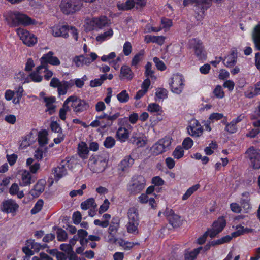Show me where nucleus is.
Returning a JSON list of instances; mask_svg holds the SVG:
<instances>
[{
	"mask_svg": "<svg viewBox=\"0 0 260 260\" xmlns=\"http://www.w3.org/2000/svg\"><path fill=\"white\" fill-rule=\"evenodd\" d=\"M4 17L11 26H17L19 25L37 26L42 24L41 22H39L27 15L18 11L7 12L4 14Z\"/></svg>",
	"mask_w": 260,
	"mask_h": 260,
	"instance_id": "1",
	"label": "nucleus"
},
{
	"mask_svg": "<svg viewBox=\"0 0 260 260\" xmlns=\"http://www.w3.org/2000/svg\"><path fill=\"white\" fill-rule=\"evenodd\" d=\"M110 24V20L107 17L101 16L85 19L84 27L86 31H90L102 29L105 27L108 26Z\"/></svg>",
	"mask_w": 260,
	"mask_h": 260,
	"instance_id": "2",
	"label": "nucleus"
},
{
	"mask_svg": "<svg viewBox=\"0 0 260 260\" xmlns=\"http://www.w3.org/2000/svg\"><path fill=\"white\" fill-rule=\"evenodd\" d=\"M127 215L128 217V221L126 224L127 232L133 234H138L139 224L138 210L135 207L131 208L128 209Z\"/></svg>",
	"mask_w": 260,
	"mask_h": 260,
	"instance_id": "3",
	"label": "nucleus"
},
{
	"mask_svg": "<svg viewBox=\"0 0 260 260\" xmlns=\"http://www.w3.org/2000/svg\"><path fill=\"white\" fill-rule=\"evenodd\" d=\"M76 165V161L74 158H66L59 166L54 169L53 173L55 178L58 180L67 174V169L73 170Z\"/></svg>",
	"mask_w": 260,
	"mask_h": 260,
	"instance_id": "4",
	"label": "nucleus"
},
{
	"mask_svg": "<svg viewBox=\"0 0 260 260\" xmlns=\"http://www.w3.org/2000/svg\"><path fill=\"white\" fill-rule=\"evenodd\" d=\"M184 78L182 74L176 73L172 75L168 81L171 92L176 94H181L184 87Z\"/></svg>",
	"mask_w": 260,
	"mask_h": 260,
	"instance_id": "5",
	"label": "nucleus"
},
{
	"mask_svg": "<svg viewBox=\"0 0 260 260\" xmlns=\"http://www.w3.org/2000/svg\"><path fill=\"white\" fill-rule=\"evenodd\" d=\"M146 180L142 176L133 177L127 184V190L132 194L141 192L145 187Z\"/></svg>",
	"mask_w": 260,
	"mask_h": 260,
	"instance_id": "6",
	"label": "nucleus"
},
{
	"mask_svg": "<svg viewBox=\"0 0 260 260\" xmlns=\"http://www.w3.org/2000/svg\"><path fill=\"white\" fill-rule=\"evenodd\" d=\"M172 143V139L165 137L158 140L151 147V153L155 156L161 154L169 149Z\"/></svg>",
	"mask_w": 260,
	"mask_h": 260,
	"instance_id": "7",
	"label": "nucleus"
},
{
	"mask_svg": "<svg viewBox=\"0 0 260 260\" xmlns=\"http://www.w3.org/2000/svg\"><path fill=\"white\" fill-rule=\"evenodd\" d=\"M65 105H68L71 109L72 108L75 113L82 112L89 108V105L84 100L76 96H71L65 101Z\"/></svg>",
	"mask_w": 260,
	"mask_h": 260,
	"instance_id": "8",
	"label": "nucleus"
},
{
	"mask_svg": "<svg viewBox=\"0 0 260 260\" xmlns=\"http://www.w3.org/2000/svg\"><path fill=\"white\" fill-rule=\"evenodd\" d=\"M107 161L100 156H91L88 161V167L93 172L99 173L103 171L107 166Z\"/></svg>",
	"mask_w": 260,
	"mask_h": 260,
	"instance_id": "9",
	"label": "nucleus"
},
{
	"mask_svg": "<svg viewBox=\"0 0 260 260\" xmlns=\"http://www.w3.org/2000/svg\"><path fill=\"white\" fill-rule=\"evenodd\" d=\"M147 0H126L123 2L119 1L116 4L117 9L120 11H128L134 7L141 8L145 6Z\"/></svg>",
	"mask_w": 260,
	"mask_h": 260,
	"instance_id": "10",
	"label": "nucleus"
},
{
	"mask_svg": "<svg viewBox=\"0 0 260 260\" xmlns=\"http://www.w3.org/2000/svg\"><path fill=\"white\" fill-rule=\"evenodd\" d=\"M16 31L20 40L27 46H33L37 43V37L27 30L19 28Z\"/></svg>",
	"mask_w": 260,
	"mask_h": 260,
	"instance_id": "11",
	"label": "nucleus"
},
{
	"mask_svg": "<svg viewBox=\"0 0 260 260\" xmlns=\"http://www.w3.org/2000/svg\"><path fill=\"white\" fill-rule=\"evenodd\" d=\"M60 7L66 14L74 13L80 9L78 0H62Z\"/></svg>",
	"mask_w": 260,
	"mask_h": 260,
	"instance_id": "12",
	"label": "nucleus"
},
{
	"mask_svg": "<svg viewBox=\"0 0 260 260\" xmlns=\"http://www.w3.org/2000/svg\"><path fill=\"white\" fill-rule=\"evenodd\" d=\"M19 208V205L12 199H7L2 202L0 207L1 210L7 214H11L15 216L17 213Z\"/></svg>",
	"mask_w": 260,
	"mask_h": 260,
	"instance_id": "13",
	"label": "nucleus"
},
{
	"mask_svg": "<svg viewBox=\"0 0 260 260\" xmlns=\"http://www.w3.org/2000/svg\"><path fill=\"white\" fill-rule=\"evenodd\" d=\"M246 154L253 168H260V151L258 149L250 147L246 151Z\"/></svg>",
	"mask_w": 260,
	"mask_h": 260,
	"instance_id": "14",
	"label": "nucleus"
},
{
	"mask_svg": "<svg viewBox=\"0 0 260 260\" xmlns=\"http://www.w3.org/2000/svg\"><path fill=\"white\" fill-rule=\"evenodd\" d=\"M187 131L190 136L193 138H199L203 135L204 129L197 120L192 119L187 127Z\"/></svg>",
	"mask_w": 260,
	"mask_h": 260,
	"instance_id": "15",
	"label": "nucleus"
},
{
	"mask_svg": "<svg viewBox=\"0 0 260 260\" xmlns=\"http://www.w3.org/2000/svg\"><path fill=\"white\" fill-rule=\"evenodd\" d=\"M226 225V221L224 217H221L214 221L212 227L207 231V233L211 238L215 237L220 233Z\"/></svg>",
	"mask_w": 260,
	"mask_h": 260,
	"instance_id": "16",
	"label": "nucleus"
},
{
	"mask_svg": "<svg viewBox=\"0 0 260 260\" xmlns=\"http://www.w3.org/2000/svg\"><path fill=\"white\" fill-rule=\"evenodd\" d=\"M190 47L193 48L197 56L200 59L205 58V54L203 50L202 43L198 40L196 39H191L189 41Z\"/></svg>",
	"mask_w": 260,
	"mask_h": 260,
	"instance_id": "17",
	"label": "nucleus"
},
{
	"mask_svg": "<svg viewBox=\"0 0 260 260\" xmlns=\"http://www.w3.org/2000/svg\"><path fill=\"white\" fill-rule=\"evenodd\" d=\"M50 28L52 35L55 37H62L66 38L68 37L69 27L66 25L57 24Z\"/></svg>",
	"mask_w": 260,
	"mask_h": 260,
	"instance_id": "18",
	"label": "nucleus"
},
{
	"mask_svg": "<svg viewBox=\"0 0 260 260\" xmlns=\"http://www.w3.org/2000/svg\"><path fill=\"white\" fill-rule=\"evenodd\" d=\"M54 53L52 51H49L47 53L44 54L40 58V61L42 64L49 63L53 66H59L60 64V61L59 59L53 56Z\"/></svg>",
	"mask_w": 260,
	"mask_h": 260,
	"instance_id": "19",
	"label": "nucleus"
},
{
	"mask_svg": "<svg viewBox=\"0 0 260 260\" xmlns=\"http://www.w3.org/2000/svg\"><path fill=\"white\" fill-rule=\"evenodd\" d=\"M119 77L121 80L131 81L134 77V73L128 66L123 65L121 67Z\"/></svg>",
	"mask_w": 260,
	"mask_h": 260,
	"instance_id": "20",
	"label": "nucleus"
},
{
	"mask_svg": "<svg viewBox=\"0 0 260 260\" xmlns=\"http://www.w3.org/2000/svg\"><path fill=\"white\" fill-rule=\"evenodd\" d=\"M34 180L32 179V176L28 171H23L21 174V178L19 180V184L21 186H27L30 185Z\"/></svg>",
	"mask_w": 260,
	"mask_h": 260,
	"instance_id": "21",
	"label": "nucleus"
},
{
	"mask_svg": "<svg viewBox=\"0 0 260 260\" xmlns=\"http://www.w3.org/2000/svg\"><path fill=\"white\" fill-rule=\"evenodd\" d=\"M132 126L127 124L126 127H120L116 133L118 139L121 142H125L129 137L128 129H131Z\"/></svg>",
	"mask_w": 260,
	"mask_h": 260,
	"instance_id": "22",
	"label": "nucleus"
},
{
	"mask_svg": "<svg viewBox=\"0 0 260 260\" xmlns=\"http://www.w3.org/2000/svg\"><path fill=\"white\" fill-rule=\"evenodd\" d=\"M258 94H260V81L257 82L253 87H249L247 91L244 92L245 96L248 98H252Z\"/></svg>",
	"mask_w": 260,
	"mask_h": 260,
	"instance_id": "23",
	"label": "nucleus"
},
{
	"mask_svg": "<svg viewBox=\"0 0 260 260\" xmlns=\"http://www.w3.org/2000/svg\"><path fill=\"white\" fill-rule=\"evenodd\" d=\"M134 162V159L131 156H125L118 165V170L122 172L126 171Z\"/></svg>",
	"mask_w": 260,
	"mask_h": 260,
	"instance_id": "24",
	"label": "nucleus"
},
{
	"mask_svg": "<svg viewBox=\"0 0 260 260\" xmlns=\"http://www.w3.org/2000/svg\"><path fill=\"white\" fill-rule=\"evenodd\" d=\"M36 140V135L32 133H30L23 138L20 146L21 148L24 149L32 144Z\"/></svg>",
	"mask_w": 260,
	"mask_h": 260,
	"instance_id": "25",
	"label": "nucleus"
},
{
	"mask_svg": "<svg viewBox=\"0 0 260 260\" xmlns=\"http://www.w3.org/2000/svg\"><path fill=\"white\" fill-rule=\"evenodd\" d=\"M165 39V37L163 36H156L148 35L145 36L144 41L146 43H155L161 46L164 44Z\"/></svg>",
	"mask_w": 260,
	"mask_h": 260,
	"instance_id": "26",
	"label": "nucleus"
},
{
	"mask_svg": "<svg viewBox=\"0 0 260 260\" xmlns=\"http://www.w3.org/2000/svg\"><path fill=\"white\" fill-rule=\"evenodd\" d=\"M45 181L40 180L36 184L34 188L30 191L31 194L34 197H38L44 190L45 188Z\"/></svg>",
	"mask_w": 260,
	"mask_h": 260,
	"instance_id": "27",
	"label": "nucleus"
},
{
	"mask_svg": "<svg viewBox=\"0 0 260 260\" xmlns=\"http://www.w3.org/2000/svg\"><path fill=\"white\" fill-rule=\"evenodd\" d=\"M43 101L45 103L47 107L46 111L48 112L50 114H52L55 112L56 106L54 105L55 99L53 97L44 98Z\"/></svg>",
	"mask_w": 260,
	"mask_h": 260,
	"instance_id": "28",
	"label": "nucleus"
},
{
	"mask_svg": "<svg viewBox=\"0 0 260 260\" xmlns=\"http://www.w3.org/2000/svg\"><path fill=\"white\" fill-rule=\"evenodd\" d=\"M133 142L138 147L144 146L147 142V138L143 134H133L132 136Z\"/></svg>",
	"mask_w": 260,
	"mask_h": 260,
	"instance_id": "29",
	"label": "nucleus"
},
{
	"mask_svg": "<svg viewBox=\"0 0 260 260\" xmlns=\"http://www.w3.org/2000/svg\"><path fill=\"white\" fill-rule=\"evenodd\" d=\"M168 212L169 215H168V220L169 223L173 227L179 226L181 223L180 217L175 214L171 210L168 211Z\"/></svg>",
	"mask_w": 260,
	"mask_h": 260,
	"instance_id": "30",
	"label": "nucleus"
},
{
	"mask_svg": "<svg viewBox=\"0 0 260 260\" xmlns=\"http://www.w3.org/2000/svg\"><path fill=\"white\" fill-rule=\"evenodd\" d=\"M224 64L229 68L233 67L237 62V53L234 51L225 57L224 60Z\"/></svg>",
	"mask_w": 260,
	"mask_h": 260,
	"instance_id": "31",
	"label": "nucleus"
},
{
	"mask_svg": "<svg viewBox=\"0 0 260 260\" xmlns=\"http://www.w3.org/2000/svg\"><path fill=\"white\" fill-rule=\"evenodd\" d=\"M147 110L151 113H156L158 115H161L164 113L162 108L156 103L149 104L147 107Z\"/></svg>",
	"mask_w": 260,
	"mask_h": 260,
	"instance_id": "32",
	"label": "nucleus"
},
{
	"mask_svg": "<svg viewBox=\"0 0 260 260\" xmlns=\"http://www.w3.org/2000/svg\"><path fill=\"white\" fill-rule=\"evenodd\" d=\"M113 30L112 28L108 29L107 31L98 34L96 37L95 40L99 43H102L109 39H110L113 35Z\"/></svg>",
	"mask_w": 260,
	"mask_h": 260,
	"instance_id": "33",
	"label": "nucleus"
},
{
	"mask_svg": "<svg viewBox=\"0 0 260 260\" xmlns=\"http://www.w3.org/2000/svg\"><path fill=\"white\" fill-rule=\"evenodd\" d=\"M252 39L255 47L260 50V24L254 27L252 32Z\"/></svg>",
	"mask_w": 260,
	"mask_h": 260,
	"instance_id": "34",
	"label": "nucleus"
},
{
	"mask_svg": "<svg viewBox=\"0 0 260 260\" xmlns=\"http://www.w3.org/2000/svg\"><path fill=\"white\" fill-rule=\"evenodd\" d=\"M243 197L245 198H242L240 201L241 208H242L245 213H248L250 211L251 209V204L249 203V193L245 192L243 193Z\"/></svg>",
	"mask_w": 260,
	"mask_h": 260,
	"instance_id": "35",
	"label": "nucleus"
},
{
	"mask_svg": "<svg viewBox=\"0 0 260 260\" xmlns=\"http://www.w3.org/2000/svg\"><path fill=\"white\" fill-rule=\"evenodd\" d=\"M88 152V148L85 143L82 142L78 144V153L81 158H87Z\"/></svg>",
	"mask_w": 260,
	"mask_h": 260,
	"instance_id": "36",
	"label": "nucleus"
},
{
	"mask_svg": "<svg viewBox=\"0 0 260 260\" xmlns=\"http://www.w3.org/2000/svg\"><path fill=\"white\" fill-rule=\"evenodd\" d=\"M97 205L93 198L88 199L81 204V208L85 210L90 209H95Z\"/></svg>",
	"mask_w": 260,
	"mask_h": 260,
	"instance_id": "37",
	"label": "nucleus"
},
{
	"mask_svg": "<svg viewBox=\"0 0 260 260\" xmlns=\"http://www.w3.org/2000/svg\"><path fill=\"white\" fill-rule=\"evenodd\" d=\"M19 187L17 184L13 183L10 189L9 193L12 195H17L19 199L22 198L24 196L23 191H19Z\"/></svg>",
	"mask_w": 260,
	"mask_h": 260,
	"instance_id": "38",
	"label": "nucleus"
},
{
	"mask_svg": "<svg viewBox=\"0 0 260 260\" xmlns=\"http://www.w3.org/2000/svg\"><path fill=\"white\" fill-rule=\"evenodd\" d=\"M168 96V91L164 88H158L156 89L155 100L160 101L166 99Z\"/></svg>",
	"mask_w": 260,
	"mask_h": 260,
	"instance_id": "39",
	"label": "nucleus"
},
{
	"mask_svg": "<svg viewBox=\"0 0 260 260\" xmlns=\"http://www.w3.org/2000/svg\"><path fill=\"white\" fill-rule=\"evenodd\" d=\"M200 187V184H198L189 187L183 194L182 200L183 201L187 200L194 192L199 189Z\"/></svg>",
	"mask_w": 260,
	"mask_h": 260,
	"instance_id": "40",
	"label": "nucleus"
},
{
	"mask_svg": "<svg viewBox=\"0 0 260 260\" xmlns=\"http://www.w3.org/2000/svg\"><path fill=\"white\" fill-rule=\"evenodd\" d=\"M84 58L85 66H89L92 62L95 60L98 57V55L94 52H89V53L83 55Z\"/></svg>",
	"mask_w": 260,
	"mask_h": 260,
	"instance_id": "41",
	"label": "nucleus"
},
{
	"mask_svg": "<svg viewBox=\"0 0 260 260\" xmlns=\"http://www.w3.org/2000/svg\"><path fill=\"white\" fill-rule=\"evenodd\" d=\"M237 231L232 233L233 237H237L244 233H251L253 230L250 228H244L243 226L238 225L236 226Z\"/></svg>",
	"mask_w": 260,
	"mask_h": 260,
	"instance_id": "42",
	"label": "nucleus"
},
{
	"mask_svg": "<svg viewBox=\"0 0 260 260\" xmlns=\"http://www.w3.org/2000/svg\"><path fill=\"white\" fill-rule=\"evenodd\" d=\"M38 71H41L44 74V77L46 80H49L53 75V72L48 70L47 66L41 64L38 67Z\"/></svg>",
	"mask_w": 260,
	"mask_h": 260,
	"instance_id": "43",
	"label": "nucleus"
},
{
	"mask_svg": "<svg viewBox=\"0 0 260 260\" xmlns=\"http://www.w3.org/2000/svg\"><path fill=\"white\" fill-rule=\"evenodd\" d=\"M42 74V72H41V71H38L37 67L36 71L29 75V77L32 81L36 82H40L42 80V76L41 75Z\"/></svg>",
	"mask_w": 260,
	"mask_h": 260,
	"instance_id": "44",
	"label": "nucleus"
},
{
	"mask_svg": "<svg viewBox=\"0 0 260 260\" xmlns=\"http://www.w3.org/2000/svg\"><path fill=\"white\" fill-rule=\"evenodd\" d=\"M119 223L117 219L113 218L109 228V233L110 235L114 234L118 230Z\"/></svg>",
	"mask_w": 260,
	"mask_h": 260,
	"instance_id": "45",
	"label": "nucleus"
},
{
	"mask_svg": "<svg viewBox=\"0 0 260 260\" xmlns=\"http://www.w3.org/2000/svg\"><path fill=\"white\" fill-rule=\"evenodd\" d=\"M38 142L40 145L46 144L48 142L47 133L45 131H41L38 134Z\"/></svg>",
	"mask_w": 260,
	"mask_h": 260,
	"instance_id": "46",
	"label": "nucleus"
},
{
	"mask_svg": "<svg viewBox=\"0 0 260 260\" xmlns=\"http://www.w3.org/2000/svg\"><path fill=\"white\" fill-rule=\"evenodd\" d=\"M24 90L21 86H19L15 92V98L13 100V103L15 104H18L23 95Z\"/></svg>",
	"mask_w": 260,
	"mask_h": 260,
	"instance_id": "47",
	"label": "nucleus"
},
{
	"mask_svg": "<svg viewBox=\"0 0 260 260\" xmlns=\"http://www.w3.org/2000/svg\"><path fill=\"white\" fill-rule=\"evenodd\" d=\"M184 155V150L180 146H177L172 152V156L175 159H180Z\"/></svg>",
	"mask_w": 260,
	"mask_h": 260,
	"instance_id": "48",
	"label": "nucleus"
},
{
	"mask_svg": "<svg viewBox=\"0 0 260 260\" xmlns=\"http://www.w3.org/2000/svg\"><path fill=\"white\" fill-rule=\"evenodd\" d=\"M88 80V77L86 75H84L81 78H75L73 79L74 85L77 88H82L85 84V82Z\"/></svg>",
	"mask_w": 260,
	"mask_h": 260,
	"instance_id": "49",
	"label": "nucleus"
},
{
	"mask_svg": "<svg viewBox=\"0 0 260 260\" xmlns=\"http://www.w3.org/2000/svg\"><path fill=\"white\" fill-rule=\"evenodd\" d=\"M117 99L119 102L123 103L127 102L129 97L127 91L124 90L117 95Z\"/></svg>",
	"mask_w": 260,
	"mask_h": 260,
	"instance_id": "50",
	"label": "nucleus"
},
{
	"mask_svg": "<svg viewBox=\"0 0 260 260\" xmlns=\"http://www.w3.org/2000/svg\"><path fill=\"white\" fill-rule=\"evenodd\" d=\"M120 116V114L119 112H116L113 114H111V113L108 114L107 122L105 124L106 126L111 125L113 121L116 120Z\"/></svg>",
	"mask_w": 260,
	"mask_h": 260,
	"instance_id": "51",
	"label": "nucleus"
},
{
	"mask_svg": "<svg viewBox=\"0 0 260 260\" xmlns=\"http://www.w3.org/2000/svg\"><path fill=\"white\" fill-rule=\"evenodd\" d=\"M202 249V247H200L197 249H194L193 251L186 254L185 255V260H194L197 255Z\"/></svg>",
	"mask_w": 260,
	"mask_h": 260,
	"instance_id": "52",
	"label": "nucleus"
},
{
	"mask_svg": "<svg viewBox=\"0 0 260 260\" xmlns=\"http://www.w3.org/2000/svg\"><path fill=\"white\" fill-rule=\"evenodd\" d=\"M193 140H192L191 138H190V137H186L185 138L182 143V148L183 149L184 148V149H186V150H188L189 149H190L192 146H193Z\"/></svg>",
	"mask_w": 260,
	"mask_h": 260,
	"instance_id": "53",
	"label": "nucleus"
},
{
	"mask_svg": "<svg viewBox=\"0 0 260 260\" xmlns=\"http://www.w3.org/2000/svg\"><path fill=\"white\" fill-rule=\"evenodd\" d=\"M214 95L218 99H222L224 97V91L220 85H217L213 90Z\"/></svg>",
	"mask_w": 260,
	"mask_h": 260,
	"instance_id": "54",
	"label": "nucleus"
},
{
	"mask_svg": "<svg viewBox=\"0 0 260 260\" xmlns=\"http://www.w3.org/2000/svg\"><path fill=\"white\" fill-rule=\"evenodd\" d=\"M151 68L152 63L150 62H148L145 66V75L148 78L155 79V77L154 75V72Z\"/></svg>",
	"mask_w": 260,
	"mask_h": 260,
	"instance_id": "55",
	"label": "nucleus"
},
{
	"mask_svg": "<svg viewBox=\"0 0 260 260\" xmlns=\"http://www.w3.org/2000/svg\"><path fill=\"white\" fill-rule=\"evenodd\" d=\"M71 110L68 105H65V102L63 103V107L59 110V118L62 120H65L66 119V114L68 111Z\"/></svg>",
	"mask_w": 260,
	"mask_h": 260,
	"instance_id": "56",
	"label": "nucleus"
},
{
	"mask_svg": "<svg viewBox=\"0 0 260 260\" xmlns=\"http://www.w3.org/2000/svg\"><path fill=\"white\" fill-rule=\"evenodd\" d=\"M57 238L59 241H64L68 238L67 232L62 229H58L57 231Z\"/></svg>",
	"mask_w": 260,
	"mask_h": 260,
	"instance_id": "57",
	"label": "nucleus"
},
{
	"mask_svg": "<svg viewBox=\"0 0 260 260\" xmlns=\"http://www.w3.org/2000/svg\"><path fill=\"white\" fill-rule=\"evenodd\" d=\"M84 58L83 55L77 56L74 57L73 61L77 67H82L85 66Z\"/></svg>",
	"mask_w": 260,
	"mask_h": 260,
	"instance_id": "58",
	"label": "nucleus"
},
{
	"mask_svg": "<svg viewBox=\"0 0 260 260\" xmlns=\"http://www.w3.org/2000/svg\"><path fill=\"white\" fill-rule=\"evenodd\" d=\"M116 57L115 52H111L108 55H104L101 57V60L104 62H108L111 64L114 60L113 59Z\"/></svg>",
	"mask_w": 260,
	"mask_h": 260,
	"instance_id": "59",
	"label": "nucleus"
},
{
	"mask_svg": "<svg viewBox=\"0 0 260 260\" xmlns=\"http://www.w3.org/2000/svg\"><path fill=\"white\" fill-rule=\"evenodd\" d=\"M43 205V201L42 200H39L35 204L33 208L31 210V213L35 214L38 213L42 208Z\"/></svg>",
	"mask_w": 260,
	"mask_h": 260,
	"instance_id": "60",
	"label": "nucleus"
},
{
	"mask_svg": "<svg viewBox=\"0 0 260 260\" xmlns=\"http://www.w3.org/2000/svg\"><path fill=\"white\" fill-rule=\"evenodd\" d=\"M119 244L124 250H128L132 248L135 245L137 244V243L121 240L119 242Z\"/></svg>",
	"mask_w": 260,
	"mask_h": 260,
	"instance_id": "61",
	"label": "nucleus"
},
{
	"mask_svg": "<svg viewBox=\"0 0 260 260\" xmlns=\"http://www.w3.org/2000/svg\"><path fill=\"white\" fill-rule=\"evenodd\" d=\"M115 144V139L112 137H108L105 139L104 145L107 148H111L113 147Z\"/></svg>",
	"mask_w": 260,
	"mask_h": 260,
	"instance_id": "62",
	"label": "nucleus"
},
{
	"mask_svg": "<svg viewBox=\"0 0 260 260\" xmlns=\"http://www.w3.org/2000/svg\"><path fill=\"white\" fill-rule=\"evenodd\" d=\"M224 117L222 113H213L210 114L209 119L211 122H214L216 121L221 119Z\"/></svg>",
	"mask_w": 260,
	"mask_h": 260,
	"instance_id": "63",
	"label": "nucleus"
},
{
	"mask_svg": "<svg viewBox=\"0 0 260 260\" xmlns=\"http://www.w3.org/2000/svg\"><path fill=\"white\" fill-rule=\"evenodd\" d=\"M46 150L43 148H39L35 151V157L36 159L41 160L43 158L44 156L45 155Z\"/></svg>",
	"mask_w": 260,
	"mask_h": 260,
	"instance_id": "64",
	"label": "nucleus"
}]
</instances>
